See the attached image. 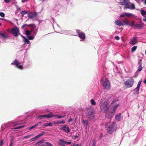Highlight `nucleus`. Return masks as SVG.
I'll use <instances>...</instances> for the list:
<instances>
[{
  "instance_id": "6",
  "label": "nucleus",
  "mask_w": 146,
  "mask_h": 146,
  "mask_svg": "<svg viewBox=\"0 0 146 146\" xmlns=\"http://www.w3.org/2000/svg\"><path fill=\"white\" fill-rule=\"evenodd\" d=\"M77 33L78 34V37L81 39L80 41H82L85 38L86 35L83 32H82L81 30L77 29L76 30Z\"/></svg>"
},
{
  "instance_id": "13",
  "label": "nucleus",
  "mask_w": 146,
  "mask_h": 146,
  "mask_svg": "<svg viewBox=\"0 0 146 146\" xmlns=\"http://www.w3.org/2000/svg\"><path fill=\"white\" fill-rule=\"evenodd\" d=\"M60 129L63 130L66 133H69L70 131L69 127L65 125H62Z\"/></svg>"
},
{
  "instance_id": "11",
  "label": "nucleus",
  "mask_w": 146,
  "mask_h": 146,
  "mask_svg": "<svg viewBox=\"0 0 146 146\" xmlns=\"http://www.w3.org/2000/svg\"><path fill=\"white\" fill-rule=\"evenodd\" d=\"M38 13L35 12H31L28 14V17L30 19H32L36 17Z\"/></svg>"
},
{
  "instance_id": "10",
  "label": "nucleus",
  "mask_w": 146,
  "mask_h": 146,
  "mask_svg": "<svg viewBox=\"0 0 146 146\" xmlns=\"http://www.w3.org/2000/svg\"><path fill=\"white\" fill-rule=\"evenodd\" d=\"M11 32L13 35L15 36H17L20 34L19 30L17 27L12 29Z\"/></svg>"
},
{
  "instance_id": "63",
  "label": "nucleus",
  "mask_w": 146,
  "mask_h": 146,
  "mask_svg": "<svg viewBox=\"0 0 146 146\" xmlns=\"http://www.w3.org/2000/svg\"><path fill=\"white\" fill-rule=\"evenodd\" d=\"M43 126H44L45 127H47V126H48L47 125V123L44 124L43 125Z\"/></svg>"
},
{
  "instance_id": "53",
  "label": "nucleus",
  "mask_w": 146,
  "mask_h": 146,
  "mask_svg": "<svg viewBox=\"0 0 146 146\" xmlns=\"http://www.w3.org/2000/svg\"><path fill=\"white\" fill-rule=\"evenodd\" d=\"M54 124H55L59 125L60 124V121H57L54 122Z\"/></svg>"
},
{
  "instance_id": "44",
  "label": "nucleus",
  "mask_w": 146,
  "mask_h": 146,
  "mask_svg": "<svg viewBox=\"0 0 146 146\" xmlns=\"http://www.w3.org/2000/svg\"><path fill=\"white\" fill-rule=\"evenodd\" d=\"M118 98H117L114 99V100L111 103V104H113L114 103H115L116 102L118 101Z\"/></svg>"
},
{
  "instance_id": "18",
  "label": "nucleus",
  "mask_w": 146,
  "mask_h": 146,
  "mask_svg": "<svg viewBox=\"0 0 146 146\" xmlns=\"http://www.w3.org/2000/svg\"><path fill=\"white\" fill-rule=\"evenodd\" d=\"M122 23H123V25H126L128 26L129 23V21L128 19L127 18H125L124 20L122 21Z\"/></svg>"
},
{
  "instance_id": "20",
  "label": "nucleus",
  "mask_w": 146,
  "mask_h": 146,
  "mask_svg": "<svg viewBox=\"0 0 146 146\" xmlns=\"http://www.w3.org/2000/svg\"><path fill=\"white\" fill-rule=\"evenodd\" d=\"M115 23L118 26H123V23L119 20L115 21Z\"/></svg>"
},
{
  "instance_id": "35",
  "label": "nucleus",
  "mask_w": 146,
  "mask_h": 146,
  "mask_svg": "<svg viewBox=\"0 0 146 146\" xmlns=\"http://www.w3.org/2000/svg\"><path fill=\"white\" fill-rule=\"evenodd\" d=\"M90 102L92 105H95L96 104V103L94 99H92L90 100Z\"/></svg>"
},
{
  "instance_id": "43",
  "label": "nucleus",
  "mask_w": 146,
  "mask_h": 146,
  "mask_svg": "<svg viewBox=\"0 0 146 146\" xmlns=\"http://www.w3.org/2000/svg\"><path fill=\"white\" fill-rule=\"evenodd\" d=\"M119 104H118L116 105H115V106H114L113 108V111H115L117 107H118V106H119Z\"/></svg>"
},
{
  "instance_id": "32",
  "label": "nucleus",
  "mask_w": 146,
  "mask_h": 146,
  "mask_svg": "<svg viewBox=\"0 0 146 146\" xmlns=\"http://www.w3.org/2000/svg\"><path fill=\"white\" fill-rule=\"evenodd\" d=\"M27 26H28L29 27H32V25L31 24L27 25V24H24L21 27V28L22 29L24 28L25 27Z\"/></svg>"
},
{
  "instance_id": "9",
  "label": "nucleus",
  "mask_w": 146,
  "mask_h": 146,
  "mask_svg": "<svg viewBox=\"0 0 146 146\" xmlns=\"http://www.w3.org/2000/svg\"><path fill=\"white\" fill-rule=\"evenodd\" d=\"M86 116L90 120L94 119V113L92 111H88L86 113Z\"/></svg>"
},
{
  "instance_id": "3",
  "label": "nucleus",
  "mask_w": 146,
  "mask_h": 146,
  "mask_svg": "<svg viewBox=\"0 0 146 146\" xmlns=\"http://www.w3.org/2000/svg\"><path fill=\"white\" fill-rule=\"evenodd\" d=\"M105 127L107 128L108 132L110 134L112 133L115 131L116 129V125L114 122H110L105 124Z\"/></svg>"
},
{
  "instance_id": "12",
  "label": "nucleus",
  "mask_w": 146,
  "mask_h": 146,
  "mask_svg": "<svg viewBox=\"0 0 146 146\" xmlns=\"http://www.w3.org/2000/svg\"><path fill=\"white\" fill-rule=\"evenodd\" d=\"M144 24L142 21H141L138 23L135 24V27L137 29H141L144 27Z\"/></svg>"
},
{
  "instance_id": "61",
  "label": "nucleus",
  "mask_w": 146,
  "mask_h": 146,
  "mask_svg": "<svg viewBox=\"0 0 146 146\" xmlns=\"http://www.w3.org/2000/svg\"><path fill=\"white\" fill-rule=\"evenodd\" d=\"M72 120V119L71 118H70L68 120V122H69L70 121H71Z\"/></svg>"
},
{
  "instance_id": "5",
  "label": "nucleus",
  "mask_w": 146,
  "mask_h": 146,
  "mask_svg": "<svg viewBox=\"0 0 146 146\" xmlns=\"http://www.w3.org/2000/svg\"><path fill=\"white\" fill-rule=\"evenodd\" d=\"M25 63L24 61L23 62L15 59L11 63V64L12 65H15V67L20 69H23V66L22 65H20L21 64H23Z\"/></svg>"
},
{
  "instance_id": "22",
  "label": "nucleus",
  "mask_w": 146,
  "mask_h": 146,
  "mask_svg": "<svg viewBox=\"0 0 146 146\" xmlns=\"http://www.w3.org/2000/svg\"><path fill=\"white\" fill-rule=\"evenodd\" d=\"M141 15L143 17H145V15H146V11L143 9V8L141 10Z\"/></svg>"
},
{
  "instance_id": "46",
  "label": "nucleus",
  "mask_w": 146,
  "mask_h": 146,
  "mask_svg": "<svg viewBox=\"0 0 146 146\" xmlns=\"http://www.w3.org/2000/svg\"><path fill=\"white\" fill-rule=\"evenodd\" d=\"M32 136V135H31V134L28 135H26V136H24V138L27 139V138H28L31 137Z\"/></svg>"
},
{
  "instance_id": "50",
  "label": "nucleus",
  "mask_w": 146,
  "mask_h": 146,
  "mask_svg": "<svg viewBox=\"0 0 146 146\" xmlns=\"http://www.w3.org/2000/svg\"><path fill=\"white\" fill-rule=\"evenodd\" d=\"M47 126H51L52 125V123L51 122H50L48 123H47Z\"/></svg>"
},
{
  "instance_id": "64",
  "label": "nucleus",
  "mask_w": 146,
  "mask_h": 146,
  "mask_svg": "<svg viewBox=\"0 0 146 146\" xmlns=\"http://www.w3.org/2000/svg\"><path fill=\"white\" fill-rule=\"evenodd\" d=\"M143 20L144 21L146 22V17H145V18H144L143 19Z\"/></svg>"
},
{
  "instance_id": "62",
  "label": "nucleus",
  "mask_w": 146,
  "mask_h": 146,
  "mask_svg": "<svg viewBox=\"0 0 146 146\" xmlns=\"http://www.w3.org/2000/svg\"><path fill=\"white\" fill-rule=\"evenodd\" d=\"M78 137V136L77 135H75L74 137V139H76Z\"/></svg>"
},
{
  "instance_id": "56",
  "label": "nucleus",
  "mask_w": 146,
  "mask_h": 146,
  "mask_svg": "<svg viewBox=\"0 0 146 146\" xmlns=\"http://www.w3.org/2000/svg\"><path fill=\"white\" fill-rule=\"evenodd\" d=\"M60 124L64 123H65V121L64 120L60 121Z\"/></svg>"
},
{
  "instance_id": "55",
  "label": "nucleus",
  "mask_w": 146,
  "mask_h": 146,
  "mask_svg": "<svg viewBox=\"0 0 146 146\" xmlns=\"http://www.w3.org/2000/svg\"><path fill=\"white\" fill-rule=\"evenodd\" d=\"M35 127H36V125H34L33 126L29 128V129H33V128H35Z\"/></svg>"
},
{
  "instance_id": "23",
  "label": "nucleus",
  "mask_w": 146,
  "mask_h": 146,
  "mask_svg": "<svg viewBox=\"0 0 146 146\" xmlns=\"http://www.w3.org/2000/svg\"><path fill=\"white\" fill-rule=\"evenodd\" d=\"M82 123L83 125H84V126H86L87 127V126L88 125L89 123L88 121L86 120H84L83 119L82 120Z\"/></svg>"
},
{
  "instance_id": "16",
  "label": "nucleus",
  "mask_w": 146,
  "mask_h": 146,
  "mask_svg": "<svg viewBox=\"0 0 146 146\" xmlns=\"http://www.w3.org/2000/svg\"><path fill=\"white\" fill-rule=\"evenodd\" d=\"M0 35L3 39H6L9 37V35L5 32H0Z\"/></svg>"
},
{
  "instance_id": "31",
  "label": "nucleus",
  "mask_w": 146,
  "mask_h": 146,
  "mask_svg": "<svg viewBox=\"0 0 146 146\" xmlns=\"http://www.w3.org/2000/svg\"><path fill=\"white\" fill-rule=\"evenodd\" d=\"M38 139V137H37L36 136L35 137L31 139L30 140V141L31 142H33V141H35L36 140H37Z\"/></svg>"
},
{
  "instance_id": "37",
  "label": "nucleus",
  "mask_w": 146,
  "mask_h": 146,
  "mask_svg": "<svg viewBox=\"0 0 146 146\" xmlns=\"http://www.w3.org/2000/svg\"><path fill=\"white\" fill-rule=\"evenodd\" d=\"M137 46H133L131 49V51L132 52H134L137 48Z\"/></svg>"
},
{
  "instance_id": "28",
  "label": "nucleus",
  "mask_w": 146,
  "mask_h": 146,
  "mask_svg": "<svg viewBox=\"0 0 146 146\" xmlns=\"http://www.w3.org/2000/svg\"><path fill=\"white\" fill-rule=\"evenodd\" d=\"M45 133L46 132L45 131H42L41 133H39L38 135H36V136L38 138L42 136L44 134H45Z\"/></svg>"
},
{
  "instance_id": "19",
  "label": "nucleus",
  "mask_w": 146,
  "mask_h": 146,
  "mask_svg": "<svg viewBox=\"0 0 146 146\" xmlns=\"http://www.w3.org/2000/svg\"><path fill=\"white\" fill-rule=\"evenodd\" d=\"M121 113H118L115 115V118L118 121H119L121 120Z\"/></svg>"
},
{
  "instance_id": "57",
  "label": "nucleus",
  "mask_w": 146,
  "mask_h": 146,
  "mask_svg": "<svg viewBox=\"0 0 146 146\" xmlns=\"http://www.w3.org/2000/svg\"><path fill=\"white\" fill-rule=\"evenodd\" d=\"M65 143L66 144H67L68 145H70V144L71 143V142H68V141H65Z\"/></svg>"
},
{
  "instance_id": "27",
  "label": "nucleus",
  "mask_w": 146,
  "mask_h": 146,
  "mask_svg": "<svg viewBox=\"0 0 146 146\" xmlns=\"http://www.w3.org/2000/svg\"><path fill=\"white\" fill-rule=\"evenodd\" d=\"M46 117L50 118L54 117V115L51 112H50L48 115H46Z\"/></svg>"
},
{
  "instance_id": "1",
  "label": "nucleus",
  "mask_w": 146,
  "mask_h": 146,
  "mask_svg": "<svg viewBox=\"0 0 146 146\" xmlns=\"http://www.w3.org/2000/svg\"><path fill=\"white\" fill-rule=\"evenodd\" d=\"M99 106L100 110L103 112H107L110 108L107 101L105 98L102 99L100 102Z\"/></svg>"
},
{
  "instance_id": "30",
  "label": "nucleus",
  "mask_w": 146,
  "mask_h": 146,
  "mask_svg": "<svg viewBox=\"0 0 146 146\" xmlns=\"http://www.w3.org/2000/svg\"><path fill=\"white\" fill-rule=\"evenodd\" d=\"M33 30H32L30 31H29L28 30H26L25 32V34L29 36L30 34H31V32H32Z\"/></svg>"
},
{
  "instance_id": "2",
  "label": "nucleus",
  "mask_w": 146,
  "mask_h": 146,
  "mask_svg": "<svg viewBox=\"0 0 146 146\" xmlns=\"http://www.w3.org/2000/svg\"><path fill=\"white\" fill-rule=\"evenodd\" d=\"M25 123V121L23 120L16 123L11 121L2 124L1 126V130L4 131L5 129H7L9 128L12 127L13 126H15Z\"/></svg>"
},
{
  "instance_id": "39",
  "label": "nucleus",
  "mask_w": 146,
  "mask_h": 146,
  "mask_svg": "<svg viewBox=\"0 0 146 146\" xmlns=\"http://www.w3.org/2000/svg\"><path fill=\"white\" fill-rule=\"evenodd\" d=\"M27 38L30 40H33L34 39V37L32 36L29 35L27 36Z\"/></svg>"
},
{
  "instance_id": "15",
  "label": "nucleus",
  "mask_w": 146,
  "mask_h": 146,
  "mask_svg": "<svg viewBox=\"0 0 146 146\" xmlns=\"http://www.w3.org/2000/svg\"><path fill=\"white\" fill-rule=\"evenodd\" d=\"M137 42V37H133L129 42L130 44L133 45L136 44Z\"/></svg>"
},
{
  "instance_id": "47",
  "label": "nucleus",
  "mask_w": 146,
  "mask_h": 146,
  "mask_svg": "<svg viewBox=\"0 0 146 146\" xmlns=\"http://www.w3.org/2000/svg\"><path fill=\"white\" fill-rule=\"evenodd\" d=\"M126 16V13H123L120 15V17H124Z\"/></svg>"
},
{
  "instance_id": "42",
  "label": "nucleus",
  "mask_w": 146,
  "mask_h": 146,
  "mask_svg": "<svg viewBox=\"0 0 146 146\" xmlns=\"http://www.w3.org/2000/svg\"><path fill=\"white\" fill-rule=\"evenodd\" d=\"M44 143L46 144L47 146H53L52 144L48 142H46Z\"/></svg>"
},
{
  "instance_id": "52",
  "label": "nucleus",
  "mask_w": 146,
  "mask_h": 146,
  "mask_svg": "<svg viewBox=\"0 0 146 146\" xmlns=\"http://www.w3.org/2000/svg\"><path fill=\"white\" fill-rule=\"evenodd\" d=\"M115 38L117 40H119L120 39L119 37L117 36H115Z\"/></svg>"
},
{
  "instance_id": "54",
  "label": "nucleus",
  "mask_w": 146,
  "mask_h": 146,
  "mask_svg": "<svg viewBox=\"0 0 146 146\" xmlns=\"http://www.w3.org/2000/svg\"><path fill=\"white\" fill-rule=\"evenodd\" d=\"M41 122H38L37 123L35 124V125H36V126H37L38 125H39L41 123Z\"/></svg>"
},
{
  "instance_id": "29",
  "label": "nucleus",
  "mask_w": 146,
  "mask_h": 146,
  "mask_svg": "<svg viewBox=\"0 0 146 146\" xmlns=\"http://www.w3.org/2000/svg\"><path fill=\"white\" fill-rule=\"evenodd\" d=\"M43 118H46V115H38L37 116V118L40 119H42Z\"/></svg>"
},
{
  "instance_id": "4",
  "label": "nucleus",
  "mask_w": 146,
  "mask_h": 146,
  "mask_svg": "<svg viewBox=\"0 0 146 146\" xmlns=\"http://www.w3.org/2000/svg\"><path fill=\"white\" fill-rule=\"evenodd\" d=\"M100 83L103 86L104 89L108 90L110 89V82L107 78H102Z\"/></svg>"
},
{
  "instance_id": "36",
  "label": "nucleus",
  "mask_w": 146,
  "mask_h": 146,
  "mask_svg": "<svg viewBox=\"0 0 146 146\" xmlns=\"http://www.w3.org/2000/svg\"><path fill=\"white\" fill-rule=\"evenodd\" d=\"M129 3H127L124 5L126 9H129L130 8V5L129 4Z\"/></svg>"
},
{
  "instance_id": "24",
  "label": "nucleus",
  "mask_w": 146,
  "mask_h": 146,
  "mask_svg": "<svg viewBox=\"0 0 146 146\" xmlns=\"http://www.w3.org/2000/svg\"><path fill=\"white\" fill-rule=\"evenodd\" d=\"M29 39L28 38H26L24 39V42H25V43L24 44L23 46L24 47L25 46V45H26V43H27L28 44H30V41L29 40Z\"/></svg>"
},
{
  "instance_id": "48",
  "label": "nucleus",
  "mask_w": 146,
  "mask_h": 146,
  "mask_svg": "<svg viewBox=\"0 0 146 146\" xmlns=\"http://www.w3.org/2000/svg\"><path fill=\"white\" fill-rule=\"evenodd\" d=\"M44 141V139H42L40 141L38 142V144H40L41 143H43Z\"/></svg>"
},
{
  "instance_id": "25",
  "label": "nucleus",
  "mask_w": 146,
  "mask_h": 146,
  "mask_svg": "<svg viewBox=\"0 0 146 146\" xmlns=\"http://www.w3.org/2000/svg\"><path fill=\"white\" fill-rule=\"evenodd\" d=\"M105 113H106V116L107 118L109 119L112 117V115L110 114L109 113H108V112Z\"/></svg>"
},
{
  "instance_id": "45",
  "label": "nucleus",
  "mask_w": 146,
  "mask_h": 146,
  "mask_svg": "<svg viewBox=\"0 0 146 146\" xmlns=\"http://www.w3.org/2000/svg\"><path fill=\"white\" fill-rule=\"evenodd\" d=\"M0 16L2 17H4L5 15L3 12H0Z\"/></svg>"
},
{
  "instance_id": "59",
  "label": "nucleus",
  "mask_w": 146,
  "mask_h": 146,
  "mask_svg": "<svg viewBox=\"0 0 146 146\" xmlns=\"http://www.w3.org/2000/svg\"><path fill=\"white\" fill-rule=\"evenodd\" d=\"M28 0H22L21 2L22 3H24L28 1Z\"/></svg>"
},
{
  "instance_id": "41",
  "label": "nucleus",
  "mask_w": 146,
  "mask_h": 146,
  "mask_svg": "<svg viewBox=\"0 0 146 146\" xmlns=\"http://www.w3.org/2000/svg\"><path fill=\"white\" fill-rule=\"evenodd\" d=\"M4 141L3 139H1L0 140V146H2L3 145Z\"/></svg>"
},
{
  "instance_id": "26",
  "label": "nucleus",
  "mask_w": 146,
  "mask_h": 146,
  "mask_svg": "<svg viewBox=\"0 0 146 146\" xmlns=\"http://www.w3.org/2000/svg\"><path fill=\"white\" fill-rule=\"evenodd\" d=\"M135 24H135V21H132L131 23H129L128 26L131 27H135Z\"/></svg>"
},
{
  "instance_id": "14",
  "label": "nucleus",
  "mask_w": 146,
  "mask_h": 146,
  "mask_svg": "<svg viewBox=\"0 0 146 146\" xmlns=\"http://www.w3.org/2000/svg\"><path fill=\"white\" fill-rule=\"evenodd\" d=\"M142 82V80H140L138 82L137 87L135 88L134 91L137 93L138 94L139 90L140 87Z\"/></svg>"
},
{
  "instance_id": "49",
  "label": "nucleus",
  "mask_w": 146,
  "mask_h": 146,
  "mask_svg": "<svg viewBox=\"0 0 146 146\" xmlns=\"http://www.w3.org/2000/svg\"><path fill=\"white\" fill-rule=\"evenodd\" d=\"M13 140H11L9 146H13Z\"/></svg>"
},
{
  "instance_id": "51",
  "label": "nucleus",
  "mask_w": 146,
  "mask_h": 146,
  "mask_svg": "<svg viewBox=\"0 0 146 146\" xmlns=\"http://www.w3.org/2000/svg\"><path fill=\"white\" fill-rule=\"evenodd\" d=\"M65 115H59L58 117V118H63V117H65Z\"/></svg>"
},
{
  "instance_id": "38",
  "label": "nucleus",
  "mask_w": 146,
  "mask_h": 146,
  "mask_svg": "<svg viewBox=\"0 0 146 146\" xmlns=\"http://www.w3.org/2000/svg\"><path fill=\"white\" fill-rule=\"evenodd\" d=\"M28 13V12L27 11H22L21 12V14L22 15H25L27 14Z\"/></svg>"
},
{
  "instance_id": "21",
  "label": "nucleus",
  "mask_w": 146,
  "mask_h": 146,
  "mask_svg": "<svg viewBox=\"0 0 146 146\" xmlns=\"http://www.w3.org/2000/svg\"><path fill=\"white\" fill-rule=\"evenodd\" d=\"M65 141L64 139H60L58 142L59 144L60 145L65 143Z\"/></svg>"
},
{
  "instance_id": "17",
  "label": "nucleus",
  "mask_w": 146,
  "mask_h": 146,
  "mask_svg": "<svg viewBox=\"0 0 146 146\" xmlns=\"http://www.w3.org/2000/svg\"><path fill=\"white\" fill-rule=\"evenodd\" d=\"M127 3H130V0H120L119 4L124 5Z\"/></svg>"
},
{
  "instance_id": "7",
  "label": "nucleus",
  "mask_w": 146,
  "mask_h": 146,
  "mask_svg": "<svg viewBox=\"0 0 146 146\" xmlns=\"http://www.w3.org/2000/svg\"><path fill=\"white\" fill-rule=\"evenodd\" d=\"M142 59H141L138 61V70L135 72V74L136 75L135 76H134V78L136 77V76L138 75L139 72L141 71L142 69Z\"/></svg>"
},
{
  "instance_id": "58",
  "label": "nucleus",
  "mask_w": 146,
  "mask_h": 146,
  "mask_svg": "<svg viewBox=\"0 0 146 146\" xmlns=\"http://www.w3.org/2000/svg\"><path fill=\"white\" fill-rule=\"evenodd\" d=\"M10 1L11 0H4V2L6 3H9Z\"/></svg>"
},
{
  "instance_id": "34",
  "label": "nucleus",
  "mask_w": 146,
  "mask_h": 146,
  "mask_svg": "<svg viewBox=\"0 0 146 146\" xmlns=\"http://www.w3.org/2000/svg\"><path fill=\"white\" fill-rule=\"evenodd\" d=\"M130 8H129L131 9H135V7L134 4L133 3H131L130 4Z\"/></svg>"
},
{
  "instance_id": "8",
  "label": "nucleus",
  "mask_w": 146,
  "mask_h": 146,
  "mask_svg": "<svg viewBox=\"0 0 146 146\" xmlns=\"http://www.w3.org/2000/svg\"><path fill=\"white\" fill-rule=\"evenodd\" d=\"M134 81V80L132 78H131L126 81L125 84L128 88L131 87L133 84Z\"/></svg>"
},
{
  "instance_id": "40",
  "label": "nucleus",
  "mask_w": 146,
  "mask_h": 146,
  "mask_svg": "<svg viewBox=\"0 0 146 146\" xmlns=\"http://www.w3.org/2000/svg\"><path fill=\"white\" fill-rule=\"evenodd\" d=\"M126 16L133 17V14L132 13H126Z\"/></svg>"
},
{
  "instance_id": "60",
  "label": "nucleus",
  "mask_w": 146,
  "mask_h": 146,
  "mask_svg": "<svg viewBox=\"0 0 146 146\" xmlns=\"http://www.w3.org/2000/svg\"><path fill=\"white\" fill-rule=\"evenodd\" d=\"M37 31H35L34 33V34L33 35L34 36H35L36 35V33H37Z\"/></svg>"
},
{
  "instance_id": "33",
  "label": "nucleus",
  "mask_w": 146,
  "mask_h": 146,
  "mask_svg": "<svg viewBox=\"0 0 146 146\" xmlns=\"http://www.w3.org/2000/svg\"><path fill=\"white\" fill-rule=\"evenodd\" d=\"M25 127L24 125H22L21 126H19L17 127H14L13 128V129H18L20 128H22L24 127Z\"/></svg>"
}]
</instances>
